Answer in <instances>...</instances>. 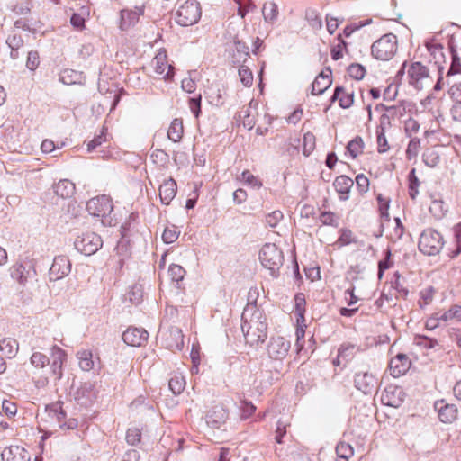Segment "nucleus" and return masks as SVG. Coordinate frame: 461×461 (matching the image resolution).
Here are the masks:
<instances>
[{"instance_id":"nucleus-1","label":"nucleus","mask_w":461,"mask_h":461,"mask_svg":"<svg viewBox=\"0 0 461 461\" xmlns=\"http://www.w3.org/2000/svg\"><path fill=\"white\" fill-rule=\"evenodd\" d=\"M245 339L250 346L263 343L267 337V323L264 313L256 310L249 320L245 319L242 324Z\"/></svg>"},{"instance_id":"nucleus-2","label":"nucleus","mask_w":461,"mask_h":461,"mask_svg":"<svg viewBox=\"0 0 461 461\" xmlns=\"http://www.w3.org/2000/svg\"><path fill=\"white\" fill-rule=\"evenodd\" d=\"M201 15L200 3L195 0H186L179 4L175 13V20L181 26H191L200 20Z\"/></svg>"},{"instance_id":"nucleus-3","label":"nucleus","mask_w":461,"mask_h":461,"mask_svg":"<svg viewBox=\"0 0 461 461\" xmlns=\"http://www.w3.org/2000/svg\"><path fill=\"white\" fill-rule=\"evenodd\" d=\"M149 68L157 79L168 80L175 75V68L170 63L165 49H160L152 58Z\"/></svg>"},{"instance_id":"nucleus-4","label":"nucleus","mask_w":461,"mask_h":461,"mask_svg":"<svg viewBox=\"0 0 461 461\" xmlns=\"http://www.w3.org/2000/svg\"><path fill=\"white\" fill-rule=\"evenodd\" d=\"M398 41L395 35L384 34L372 45V54L376 59L389 60L396 53Z\"/></svg>"},{"instance_id":"nucleus-5","label":"nucleus","mask_w":461,"mask_h":461,"mask_svg":"<svg viewBox=\"0 0 461 461\" xmlns=\"http://www.w3.org/2000/svg\"><path fill=\"white\" fill-rule=\"evenodd\" d=\"M443 245L444 240L442 235L433 229L425 230L419 240L420 250L429 256L437 255L443 248Z\"/></svg>"},{"instance_id":"nucleus-6","label":"nucleus","mask_w":461,"mask_h":461,"mask_svg":"<svg viewBox=\"0 0 461 461\" xmlns=\"http://www.w3.org/2000/svg\"><path fill=\"white\" fill-rule=\"evenodd\" d=\"M282 251L273 243H266L259 251L262 266L271 271L278 269L283 263Z\"/></svg>"},{"instance_id":"nucleus-7","label":"nucleus","mask_w":461,"mask_h":461,"mask_svg":"<svg viewBox=\"0 0 461 461\" xmlns=\"http://www.w3.org/2000/svg\"><path fill=\"white\" fill-rule=\"evenodd\" d=\"M103 244L101 237L93 231H86L76 239V249L84 255L95 254Z\"/></svg>"},{"instance_id":"nucleus-8","label":"nucleus","mask_w":461,"mask_h":461,"mask_svg":"<svg viewBox=\"0 0 461 461\" xmlns=\"http://www.w3.org/2000/svg\"><path fill=\"white\" fill-rule=\"evenodd\" d=\"M88 212L95 217H105L113 211V199L102 194L90 199L86 203Z\"/></svg>"},{"instance_id":"nucleus-9","label":"nucleus","mask_w":461,"mask_h":461,"mask_svg":"<svg viewBox=\"0 0 461 461\" xmlns=\"http://www.w3.org/2000/svg\"><path fill=\"white\" fill-rule=\"evenodd\" d=\"M291 348L289 340L284 337H272L267 344V352L268 357L276 361H281L286 357Z\"/></svg>"},{"instance_id":"nucleus-10","label":"nucleus","mask_w":461,"mask_h":461,"mask_svg":"<svg viewBox=\"0 0 461 461\" xmlns=\"http://www.w3.org/2000/svg\"><path fill=\"white\" fill-rule=\"evenodd\" d=\"M409 84L416 89H422L429 84V77L428 68L420 62L413 63L409 70Z\"/></svg>"},{"instance_id":"nucleus-11","label":"nucleus","mask_w":461,"mask_h":461,"mask_svg":"<svg viewBox=\"0 0 461 461\" xmlns=\"http://www.w3.org/2000/svg\"><path fill=\"white\" fill-rule=\"evenodd\" d=\"M77 359L80 369L84 372L96 370L97 373L103 367V364L99 356L94 359L93 352L90 349H80L77 352Z\"/></svg>"},{"instance_id":"nucleus-12","label":"nucleus","mask_w":461,"mask_h":461,"mask_svg":"<svg viewBox=\"0 0 461 461\" xmlns=\"http://www.w3.org/2000/svg\"><path fill=\"white\" fill-rule=\"evenodd\" d=\"M228 419L227 410L224 405H212L206 411L205 420L209 427L212 429H220Z\"/></svg>"},{"instance_id":"nucleus-13","label":"nucleus","mask_w":461,"mask_h":461,"mask_svg":"<svg viewBox=\"0 0 461 461\" xmlns=\"http://www.w3.org/2000/svg\"><path fill=\"white\" fill-rule=\"evenodd\" d=\"M355 93L352 87L346 86H336L334 93L330 98V102H338L342 109H348L354 104Z\"/></svg>"},{"instance_id":"nucleus-14","label":"nucleus","mask_w":461,"mask_h":461,"mask_svg":"<svg viewBox=\"0 0 461 461\" xmlns=\"http://www.w3.org/2000/svg\"><path fill=\"white\" fill-rule=\"evenodd\" d=\"M51 372L55 379L59 380L63 375V365L67 361V353L58 346L51 348Z\"/></svg>"},{"instance_id":"nucleus-15","label":"nucleus","mask_w":461,"mask_h":461,"mask_svg":"<svg viewBox=\"0 0 461 461\" xmlns=\"http://www.w3.org/2000/svg\"><path fill=\"white\" fill-rule=\"evenodd\" d=\"M143 7H135V9H123L121 11L120 29L127 31L138 23L140 17L143 15Z\"/></svg>"},{"instance_id":"nucleus-16","label":"nucleus","mask_w":461,"mask_h":461,"mask_svg":"<svg viewBox=\"0 0 461 461\" xmlns=\"http://www.w3.org/2000/svg\"><path fill=\"white\" fill-rule=\"evenodd\" d=\"M71 264L67 256L60 255L54 258L50 268V275L52 279L58 280L68 275Z\"/></svg>"},{"instance_id":"nucleus-17","label":"nucleus","mask_w":461,"mask_h":461,"mask_svg":"<svg viewBox=\"0 0 461 461\" xmlns=\"http://www.w3.org/2000/svg\"><path fill=\"white\" fill-rule=\"evenodd\" d=\"M149 334L144 329L129 328L122 334L123 341L132 347H140L148 340Z\"/></svg>"},{"instance_id":"nucleus-18","label":"nucleus","mask_w":461,"mask_h":461,"mask_svg":"<svg viewBox=\"0 0 461 461\" xmlns=\"http://www.w3.org/2000/svg\"><path fill=\"white\" fill-rule=\"evenodd\" d=\"M2 459L4 461H30V453L23 447L17 445H11L5 447L2 454Z\"/></svg>"},{"instance_id":"nucleus-19","label":"nucleus","mask_w":461,"mask_h":461,"mask_svg":"<svg viewBox=\"0 0 461 461\" xmlns=\"http://www.w3.org/2000/svg\"><path fill=\"white\" fill-rule=\"evenodd\" d=\"M357 347L351 343H343L339 350L337 357L333 359L334 366H345L354 358L357 353Z\"/></svg>"},{"instance_id":"nucleus-20","label":"nucleus","mask_w":461,"mask_h":461,"mask_svg":"<svg viewBox=\"0 0 461 461\" xmlns=\"http://www.w3.org/2000/svg\"><path fill=\"white\" fill-rule=\"evenodd\" d=\"M176 182L173 178L165 180L159 186V198L161 203L168 205L176 197Z\"/></svg>"},{"instance_id":"nucleus-21","label":"nucleus","mask_w":461,"mask_h":461,"mask_svg":"<svg viewBox=\"0 0 461 461\" xmlns=\"http://www.w3.org/2000/svg\"><path fill=\"white\" fill-rule=\"evenodd\" d=\"M331 72L327 70L326 72H321L314 79L312 85V95H321L323 94L330 86H331Z\"/></svg>"},{"instance_id":"nucleus-22","label":"nucleus","mask_w":461,"mask_h":461,"mask_svg":"<svg viewBox=\"0 0 461 461\" xmlns=\"http://www.w3.org/2000/svg\"><path fill=\"white\" fill-rule=\"evenodd\" d=\"M31 270L27 269L21 262H16L10 267L11 277L20 285L24 286L30 277Z\"/></svg>"},{"instance_id":"nucleus-23","label":"nucleus","mask_w":461,"mask_h":461,"mask_svg":"<svg viewBox=\"0 0 461 461\" xmlns=\"http://www.w3.org/2000/svg\"><path fill=\"white\" fill-rule=\"evenodd\" d=\"M356 387L364 393H368L374 388L375 378L367 372H359L354 379Z\"/></svg>"},{"instance_id":"nucleus-24","label":"nucleus","mask_w":461,"mask_h":461,"mask_svg":"<svg viewBox=\"0 0 461 461\" xmlns=\"http://www.w3.org/2000/svg\"><path fill=\"white\" fill-rule=\"evenodd\" d=\"M62 405H45V410L54 412L58 421L60 423L61 428L66 427L68 429H76L78 425L77 419H69L68 421L61 423L62 420L66 418V412L61 409Z\"/></svg>"},{"instance_id":"nucleus-25","label":"nucleus","mask_w":461,"mask_h":461,"mask_svg":"<svg viewBox=\"0 0 461 461\" xmlns=\"http://www.w3.org/2000/svg\"><path fill=\"white\" fill-rule=\"evenodd\" d=\"M353 180L344 175L336 177L333 185L335 190L341 195L342 200L348 199V194L353 186Z\"/></svg>"},{"instance_id":"nucleus-26","label":"nucleus","mask_w":461,"mask_h":461,"mask_svg":"<svg viewBox=\"0 0 461 461\" xmlns=\"http://www.w3.org/2000/svg\"><path fill=\"white\" fill-rule=\"evenodd\" d=\"M437 411L439 420L444 423H451L457 418L456 405H441Z\"/></svg>"},{"instance_id":"nucleus-27","label":"nucleus","mask_w":461,"mask_h":461,"mask_svg":"<svg viewBox=\"0 0 461 461\" xmlns=\"http://www.w3.org/2000/svg\"><path fill=\"white\" fill-rule=\"evenodd\" d=\"M184 135V124L183 120L176 118L172 121L168 130H167V137L174 142H178L181 140Z\"/></svg>"},{"instance_id":"nucleus-28","label":"nucleus","mask_w":461,"mask_h":461,"mask_svg":"<svg viewBox=\"0 0 461 461\" xmlns=\"http://www.w3.org/2000/svg\"><path fill=\"white\" fill-rule=\"evenodd\" d=\"M306 312V300L303 294L299 293L296 294L294 296V314L295 317V321H304Z\"/></svg>"},{"instance_id":"nucleus-29","label":"nucleus","mask_w":461,"mask_h":461,"mask_svg":"<svg viewBox=\"0 0 461 461\" xmlns=\"http://www.w3.org/2000/svg\"><path fill=\"white\" fill-rule=\"evenodd\" d=\"M365 149V142L360 136H356L352 139L347 146V152L352 158H357L363 154Z\"/></svg>"},{"instance_id":"nucleus-30","label":"nucleus","mask_w":461,"mask_h":461,"mask_svg":"<svg viewBox=\"0 0 461 461\" xmlns=\"http://www.w3.org/2000/svg\"><path fill=\"white\" fill-rule=\"evenodd\" d=\"M168 386L174 394H180L185 387V380L183 375L178 372L173 373L169 379Z\"/></svg>"},{"instance_id":"nucleus-31","label":"nucleus","mask_w":461,"mask_h":461,"mask_svg":"<svg viewBox=\"0 0 461 461\" xmlns=\"http://www.w3.org/2000/svg\"><path fill=\"white\" fill-rule=\"evenodd\" d=\"M296 321V329H295V336H296V341H295V351L297 355H301L302 351L304 348V336H305V320L303 321Z\"/></svg>"},{"instance_id":"nucleus-32","label":"nucleus","mask_w":461,"mask_h":461,"mask_svg":"<svg viewBox=\"0 0 461 461\" xmlns=\"http://www.w3.org/2000/svg\"><path fill=\"white\" fill-rule=\"evenodd\" d=\"M0 351L7 357H13L18 351V343L11 338L3 339L0 341Z\"/></svg>"},{"instance_id":"nucleus-33","label":"nucleus","mask_w":461,"mask_h":461,"mask_svg":"<svg viewBox=\"0 0 461 461\" xmlns=\"http://www.w3.org/2000/svg\"><path fill=\"white\" fill-rule=\"evenodd\" d=\"M389 373L394 378L401 377L403 375L402 353H398L394 358L391 359L389 364Z\"/></svg>"},{"instance_id":"nucleus-34","label":"nucleus","mask_w":461,"mask_h":461,"mask_svg":"<svg viewBox=\"0 0 461 461\" xmlns=\"http://www.w3.org/2000/svg\"><path fill=\"white\" fill-rule=\"evenodd\" d=\"M278 7L274 1L266 2L262 7V14L266 22L273 23L277 19Z\"/></svg>"},{"instance_id":"nucleus-35","label":"nucleus","mask_w":461,"mask_h":461,"mask_svg":"<svg viewBox=\"0 0 461 461\" xmlns=\"http://www.w3.org/2000/svg\"><path fill=\"white\" fill-rule=\"evenodd\" d=\"M336 461H348L353 456L354 450L351 445L346 442H339L336 447Z\"/></svg>"},{"instance_id":"nucleus-36","label":"nucleus","mask_w":461,"mask_h":461,"mask_svg":"<svg viewBox=\"0 0 461 461\" xmlns=\"http://www.w3.org/2000/svg\"><path fill=\"white\" fill-rule=\"evenodd\" d=\"M238 180L255 189H259L263 185L262 181L249 170H244Z\"/></svg>"},{"instance_id":"nucleus-37","label":"nucleus","mask_w":461,"mask_h":461,"mask_svg":"<svg viewBox=\"0 0 461 461\" xmlns=\"http://www.w3.org/2000/svg\"><path fill=\"white\" fill-rule=\"evenodd\" d=\"M444 321L461 322V306L452 305L447 311L438 317Z\"/></svg>"},{"instance_id":"nucleus-38","label":"nucleus","mask_w":461,"mask_h":461,"mask_svg":"<svg viewBox=\"0 0 461 461\" xmlns=\"http://www.w3.org/2000/svg\"><path fill=\"white\" fill-rule=\"evenodd\" d=\"M74 189L73 183L68 180H60L55 187V192L62 198H67L73 194Z\"/></svg>"},{"instance_id":"nucleus-39","label":"nucleus","mask_w":461,"mask_h":461,"mask_svg":"<svg viewBox=\"0 0 461 461\" xmlns=\"http://www.w3.org/2000/svg\"><path fill=\"white\" fill-rule=\"evenodd\" d=\"M435 294L436 290L431 285H426L421 288L420 291V298L418 300L420 306L424 307L429 304L433 301Z\"/></svg>"},{"instance_id":"nucleus-40","label":"nucleus","mask_w":461,"mask_h":461,"mask_svg":"<svg viewBox=\"0 0 461 461\" xmlns=\"http://www.w3.org/2000/svg\"><path fill=\"white\" fill-rule=\"evenodd\" d=\"M316 147V138L313 133L308 131L303 137V154L308 157Z\"/></svg>"},{"instance_id":"nucleus-41","label":"nucleus","mask_w":461,"mask_h":461,"mask_svg":"<svg viewBox=\"0 0 461 461\" xmlns=\"http://www.w3.org/2000/svg\"><path fill=\"white\" fill-rule=\"evenodd\" d=\"M338 43L332 46L330 54L334 60H339L343 58L344 52L347 51V43L339 34L337 38Z\"/></svg>"},{"instance_id":"nucleus-42","label":"nucleus","mask_w":461,"mask_h":461,"mask_svg":"<svg viewBox=\"0 0 461 461\" xmlns=\"http://www.w3.org/2000/svg\"><path fill=\"white\" fill-rule=\"evenodd\" d=\"M356 242L357 239L350 230L341 229L339 230V237L336 241V244H338L339 247L347 246Z\"/></svg>"},{"instance_id":"nucleus-43","label":"nucleus","mask_w":461,"mask_h":461,"mask_svg":"<svg viewBox=\"0 0 461 461\" xmlns=\"http://www.w3.org/2000/svg\"><path fill=\"white\" fill-rule=\"evenodd\" d=\"M376 139H377V151L379 153L387 152L391 145L388 143V140L385 137V131L383 127L376 130Z\"/></svg>"},{"instance_id":"nucleus-44","label":"nucleus","mask_w":461,"mask_h":461,"mask_svg":"<svg viewBox=\"0 0 461 461\" xmlns=\"http://www.w3.org/2000/svg\"><path fill=\"white\" fill-rule=\"evenodd\" d=\"M185 270L183 267L176 264H172L168 268V276L172 282L178 284L185 277Z\"/></svg>"},{"instance_id":"nucleus-45","label":"nucleus","mask_w":461,"mask_h":461,"mask_svg":"<svg viewBox=\"0 0 461 461\" xmlns=\"http://www.w3.org/2000/svg\"><path fill=\"white\" fill-rule=\"evenodd\" d=\"M239 77L244 86L249 87L253 84V74L251 70L245 65H242L239 69Z\"/></svg>"},{"instance_id":"nucleus-46","label":"nucleus","mask_w":461,"mask_h":461,"mask_svg":"<svg viewBox=\"0 0 461 461\" xmlns=\"http://www.w3.org/2000/svg\"><path fill=\"white\" fill-rule=\"evenodd\" d=\"M429 212L436 218H442L447 212V206L442 201L434 200L429 205Z\"/></svg>"},{"instance_id":"nucleus-47","label":"nucleus","mask_w":461,"mask_h":461,"mask_svg":"<svg viewBox=\"0 0 461 461\" xmlns=\"http://www.w3.org/2000/svg\"><path fill=\"white\" fill-rule=\"evenodd\" d=\"M305 18L311 26L314 28L321 27V15L315 9H307L305 12Z\"/></svg>"},{"instance_id":"nucleus-48","label":"nucleus","mask_w":461,"mask_h":461,"mask_svg":"<svg viewBox=\"0 0 461 461\" xmlns=\"http://www.w3.org/2000/svg\"><path fill=\"white\" fill-rule=\"evenodd\" d=\"M348 73L350 77L356 80H361L366 75V68L362 65L355 63L348 67Z\"/></svg>"},{"instance_id":"nucleus-49","label":"nucleus","mask_w":461,"mask_h":461,"mask_svg":"<svg viewBox=\"0 0 461 461\" xmlns=\"http://www.w3.org/2000/svg\"><path fill=\"white\" fill-rule=\"evenodd\" d=\"M283 217V212L280 210L273 211L266 215V224L270 228H276Z\"/></svg>"},{"instance_id":"nucleus-50","label":"nucleus","mask_w":461,"mask_h":461,"mask_svg":"<svg viewBox=\"0 0 461 461\" xmlns=\"http://www.w3.org/2000/svg\"><path fill=\"white\" fill-rule=\"evenodd\" d=\"M49 362V357L41 352H34L31 357V364L36 368H43Z\"/></svg>"},{"instance_id":"nucleus-51","label":"nucleus","mask_w":461,"mask_h":461,"mask_svg":"<svg viewBox=\"0 0 461 461\" xmlns=\"http://www.w3.org/2000/svg\"><path fill=\"white\" fill-rule=\"evenodd\" d=\"M320 221L323 225L337 227L339 223V217L332 212H322L320 214Z\"/></svg>"},{"instance_id":"nucleus-52","label":"nucleus","mask_w":461,"mask_h":461,"mask_svg":"<svg viewBox=\"0 0 461 461\" xmlns=\"http://www.w3.org/2000/svg\"><path fill=\"white\" fill-rule=\"evenodd\" d=\"M107 141V130L103 128L100 134L95 136L92 140L87 143V150L92 151L102 143Z\"/></svg>"},{"instance_id":"nucleus-53","label":"nucleus","mask_w":461,"mask_h":461,"mask_svg":"<svg viewBox=\"0 0 461 461\" xmlns=\"http://www.w3.org/2000/svg\"><path fill=\"white\" fill-rule=\"evenodd\" d=\"M179 236V231L175 226L167 227L162 234V240L165 243L170 244L175 242Z\"/></svg>"},{"instance_id":"nucleus-54","label":"nucleus","mask_w":461,"mask_h":461,"mask_svg":"<svg viewBox=\"0 0 461 461\" xmlns=\"http://www.w3.org/2000/svg\"><path fill=\"white\" fill-rule=\"evenodd\" d=\"M141 431L138 428H130L126 433V441L129 445L136 446L140 442Z\"/></svg>"},{"instance_id":"nucleus-55","label":"nucleus","mask_w":461,"mask_h":461,"mask_svg":"<svg viewBox=\"0 0 461 461\" xmlns=\"http://www.w3.org/2000/svg\"><path fill=\"white\" fill-rule=\"evenodd\" d=\"M39 65H40L39 52L36 50H31L27 56L26 67L30 70L33 71L39 67Z\"/></svg>"},{"instance_id":"nucleus-56","label":"nucleus","mask_w":461,"mask_h":461,"mask_svg":"<svg viewBox=\"0 0 461 461\" xmlns=\"http://www.w3.org/2000/svg\"><path fill=\"white\" fill-rule=\"evenodd\" d=\"M205 95L207 98H209L210 103L219 104L221 100V95L220 93V89L216 86H210L205 91Z\"/></svg>"},{"instance_id":"nucleus-57","label":"nucleus","mask_w":461,"mask_h":461,"mask_svg":"<svg viewBox=\"0 0 461 461\" xmlns=\"http://www.w3.org/2000/svg\"><path fill=\"white\" fill-rule=\"evenodd\" d=\"M409 194L410 196L414 199L416 194H418V179L415 176V170L412 169L411 172L409 175Z\"/></svg>"},{"instance_id":"nucleus-58","label":"nucleus","mask_w":461,"mask_h":461,"mask_svg":"<svg viewBox=\"0 0 461 461\" xmlns=\"http://www.w3.org/2000/svg\"><path fill=\"white\" fill-rule=\"evenodd\" d=\"M356 184L361 194L366 193L369 189V179L364 174L356 176Z\"/></svg>"},{"instance_id":"nucleus-59","label":"nucleus","mask_w":461,"mask_h":461,"mask_svg":"<svg viewBox=\"0 0 461 461\" xmlns=\"http://www.w3.org/2000/svg\"><path fill=\"white\" fill-rule=\"evenodd\" d=\"M32 4L31 0H25L14 5V11L17 14H28L31 12Z\"/></svg>"},{"instance_id":"nucleus-60","label":"nucleus","mask_w":461,"mask_h":461,"mask_svg":"<svg viewBox=\"0 0 461 461\" xmlns=\"http://www.w3.org/2000/svg\"><path fill=\"white\" fill-rule=\"evenodd\" d=\"M78 75L72 69H65L60 74V81L66 85H71L75 83V78Z\"/></svg>"},{"instance_id":"nucleus-61","label":"nucleus","mask_w":461,"mask_h":461,"mask_svg":"<svg viewBox=\"0 0 461 461\" xmlns=\"http://www.w3.org/2000/svg\"><path fill=\"white\" fill-rule=\"evenodd\" d=\"M461 72V60L457 57L456 51H452V64L448 71V75L450 74H458Z\"/></svg>"},{"instance_id":"nucleus-62","label":"nucleus","mask_w":461,"mask_h":461,"mask_svg":"<svg viewBox=\"0 0 461 461\" xmlns=\"http://www.w3.org/2000/svg\"><path fill=\"white\" fill-rule=\"evenodd\" d=\"M286 426L287 424L281 420L276 423V441L279 444L283 442L282 438L286 434Z\"/></svg>"},{"instance_id":"nucleus-63","label":"nucleus","mask_w":461,"mask_h":461,"mask_svg":"<svg viewBox=\"0 0 461 461\" xmlns=\"http://www.w3.org/2000/svg\"><path fill=\"white\" fill-rule=\"evenodd\" d=\"M86 18L79 14H73L70 18L72 26L77 30H83L85 28Z\"/></svg>"},{"instance_id":"nucleus-64","label":"nucleus","mask_w":461,"mask_h":461,"mask_svg":"<svg viewBox=\"0 0 461 461\" xmlns=\"http://www.w3.org/2000/svg\"><path fill=\"white\" fill-rule=\"evenodd\" d=\"M345 300L348 306L356 304L359 298L355 294V288L351 286L345 291Z\"/></svg>"}]
</instances>
